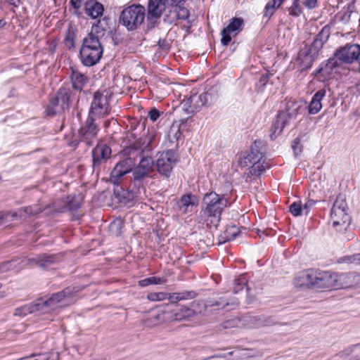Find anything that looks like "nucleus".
<instances>
[{"instance_id":"f257e3e1","label":"nucleus","mask_w":360,"mask_h":360,"mask_svg":"<svg viewBox=\"0 0 360 360\" xmlns=\"http://www.w3.org/2000/svg\"><path fill=\"white\" fill-rule=\"evenodd\" d=\"M75 288H68L63 291L53 294L49 300H37L34 304H30L17 308L14 315H28L34 313L49 314L59 308L65 307L75 302Z\"/></svg>"},{"instance_id":"f03ea898","label":"nucleus","mask_w":360,"mask_h":360,"mask_svg":"<svg viewBox=\"0 0 360 360\" xmlns=\"http://www.w3.org/2000/svg\"><path fill=\"white\" fill-rule=\"evenodd\" d=\"M104 32L98 25H93L91 32L83 39L79 57L84 66L91 67L100 61L103 53L101 37Z\"/></svg>"},{"instance_id":"7ed1b4c3","label":"nucleus","mask_w":360,"mask_h":360,"mask_svg":"<svg viewBox=\"0 0 360 360\" xmlns=\"http://www.w3.org/2000/svg\"><path fill=\"white\" fill-rule=\"evenodd\" d=\"M127 139L129 146H127L128 143H126V145L124 146L123 158L116 164L111 172L110 181L114 184H117L119 179L124 175L129 172L135 174L134 170L135 167V138L134 134L131 131L129 134H127Z\"/></svg>"},{"instance_id":"20e7f679","label":"nucleus","mask_w":360,"mask_h":360,"mask_svg":"<svg viewBox=\"0 0 360 360\" xmlns=\"http://www.w3.org/2000/svg\"><path fill=\"white\" fill-rule=\"evenodd\" d=\"M229 200L224 195H219L215 192L207 193L202 200V207L205 214L213 217L211 223L217 226L221 219L223 210L228 206Z\"/></svg>"},{"instance_id":"39448f33","label":"nucleus","mask_w":360,"mask_h":360,"mask_svg":"<svg viewBox=\"0 0 360 360\" xmlns=\"http://www.w3.org/2000/svg\"><path fill=\"white\" fill-rule=\"evenodd\" d=\"M348 207L343 195H339L331 209L330 220L333 226L340 232L345 231L351 223V217L347 212Z\"/></svg>"},{"instance_id":"423d86ee","label":"nucleus","mask_w":360,"mask_h":360,"mask_svg":"<svg viewBox=\"0 0 360 360\" xmlns=\"http://www.w3.org/2000/svg\"><path fill=\"white\" fill-rule=\"evenodd\" d=\"M360 60V45L346 44L338 49L335 53V58H330L328 65L333 68L340 65L341 63H352Z\"/></svg>"},{"instance_id":"0eeeda50","label":"nucleus","mask_w":360,"mask_h":360,"mask_svg":"<svg viewBox=\"0 0 360 360\" xmlns=\"http://www.w3.org/2000/svg\"><path fill=\"white\" fill-rule=\"evenodd\" d=\"M148 120L143 117L141 122L143 130L136 138V158L138 156L151 155L153 149V142L155 139V133L149 129H146Z\"/></svg>"},{"instance_id":"6e6552de","label":"nucleus","mask_w":360,"mask_h":360,"mask_svg":"<svg viewBox=\"0 0 360 360\" xmlns=\"http://www.w3.org/2000/svg\"><path fill=\"white\" fill-rule=\"evenodd\" d=\"M347 277V274H337L328 271L316 272L315 288L338 289L345 288L342 283Z\"/></svg>"},{"instance_id":"1a4fd4ad","label":"nucleus","mask_w":360,"mask_h":360,"mask_svg":"<svg viewBox=\"0 0 360 360\" xmlns=\"http://www.w3.org/2000/svg\"><path fill=\"white\" fill-rule=\"evenodd\" d=\"M110 94L107 91H96L91 104L89 116H102L110 111L109 97Z\"/></svg>"},{"instance_id":"9d476101","label":"nucleus","mask_w":360,"mask_h":360,"mask_svg":"<svg viewBox=\"0 0 360 360\" xmlns=\"http://www.w3.org/2000/svg\"><path fill=\"white\" fill-rule=\"evenodd\" d=\"M52 256H39L37 258H30L27 260L22 261L24 263L21 266H18L16 264V260L6 261L0 264V273H5L11 270H19L27 264L39 265L41 267H45L48 264L53 262Z\"/></svg>"},{"instance_id":"9b49d317","label":"nucleus","mask_w":360,"mask_h":360,"mask_svg":"<svg viewBox=\"0 0 360 360\" xmlns=\"http://www.w3.org/2000/svg\"><path fill=\"white\" fill-rule=\"evenodd\" d=\"M323 44L324 41L319 34L316 37L309 49L300 53L299 59L302 70H307L311 67L318 51L323 47Z\"/></svg>"},{"instance_id":"f8f14e48","label":"nucleus","mask_w":360,"mask_h":360,"mask_svg":"<svg viewBox=\"0 0 360 360\" xmlns=\"http://www.w3.org/2000/svg\"><path fill=\"white\" fill-rule=\"evenodd\" d=\"M70 96L64 89H60L56 96L50 101L47 107L49 115H54L64 111L68 108Z\"/></svg>"},{"instance_id":"ddd939ff","label":"nucleus","mask_w":360,"mask_h":360,"mask_svg":"<svg viewBox=\"0 0 360 360\" xmlns=\"http://www.w3.org/2000/svg\"><path fill=\"white\" fill-rule=\"evenodd\" d=\"M243 25L244 22L241 18H231L229 24L221 30V42L222 45L227 46L231 41L232 37H235L242 31Z\"/></svg>"},{"instance_id":"4468645a","label":"nucleus","mask_w":360,"mask_h":360,"mask_svg":"<svg viewBox=\"0 0 360 360\" xmlns=\"http://www.w3.org/2000/svg\"><path fill=\"white\" fill-rule=\"evenodd\" d=\"M176 161V155L174 151L167 150L162 153L156 162L158 172L166 177L169 176Z\"/></svg>"},{"instance_id":"2eb2a0df","label":"nucleus","mask_w":360,"mask_h":360,"mask_svg":"<svg viewBox=\"0 0 360 360\" xmlns=\"http://www.w3.org/2000/svg\"><path fill=\"white\" fill-rule=\"evenodd\" d=\"M94 117L89 115L85 124L79 131V141L88 146L92 145L96 140L98 131V127L94 123Z\"/></svg>"},{"instance_id":"dca6fc26","label":"nucleus","mask_w":360,"mask_h":360,"mask_svg":"<svg viewBox=\"0 0 360 360\" xmlns=\"http://www.w3.org/2000/svg\"><path fill=\"white\" fill-rule=\"evenodd\" d=\"M168 0H149L148 5L147 19L150 28L154 27L155 20L162 15L166 9V2Z\"/></svg>"},{"instance_id":"f3484780","label":"nucleus","mask_w":360,"mask_h":360,"mask_svg":"<svg viewBox=\"0 0 360 360\" xmlns=\"http://www.w3.org/2000/svg\"><path fill=\"white\" fill-rule=\"evenodd\" d=\"M238 301L236 300L228 302L223 298H220L217 301H208L206 303L201 302V304L205 307L207 313H213L217 311L223 310L224 313L229 312L234 309L238 306Z\"/></svg>"},{"instance_id":"a211bd4d","label":"nucleus","mask_w":360,"mask_h":360,"mask_svg":"<svg viewBox=\"0 0 360 360\" xmlns=\"http://www.w3.org/2000/svg\"><path fill=\"white\" fill-rule=\"evenodd\" d=\"M195 295L196 293L193 291L173 293L169 295L165 292H153L148 295V298L151 301L164 300L167 298L169 302L175 303L181 300L194 298Z\"/></svg>"},{"instance_id":"6ab92c4d","label":"nucleus","mask_w":360,"mask_h":360,"mask_svg":"<svg viewBox=\"0 0 360 360\" xmlns=\"http://www.w3.org/2000/svg\"><path fill=\"white\" fill-rule=\"evenodd\" d=\"M111 153V148L106 144H98L92 150L93 167L96 168L105 162L110 158Z\"/></svg>"},{"instance_id":"aec40b11","label":"nucleus","mask_w":360,"mask_h":360,"mask_svg":"<svg viewBox=\"0 0 360 360\" xmlns=\"http://www.w3.org/2000/svg\"><path fill=\"white\" fill-rule=\"evenodd\" d=\"M316 271L309 269L297 274L294 285L297 288H315Z\"/></svg>"},{"instance_id":"412c9836","label":"nucleus","mask_w":360,"mask_h":360,"mask_svg":"<svg viewBox=\"0 0 360 360\" xmlns=\"http://www.w3.org/2000/svg\"><path fill=\"white\" fill-rule=\"evenodd\" d=\"M263 159L262 153L259 150L257 143L255 142L250 147V152L246 155H240L238 159V165L242 167H248L250 164H254Z\"/></svg>"},{"instance_id":"4be33fe9","label":"nucleus","mask_w":360,"mask_h":360,"mask_svg":"<svg viewBox=\"0 0 360 360\" xmlns=\"http://www.w3.org/2000/svg\"><path fill=\"white\" fill-rule=\"evenodd\" d=\"M139 157L140 158V161L139 165H136V180L149 175L154 167V161L151 155Z\"/></svg>"},{"instance_id":"5701e85b","label":"nucleus","mask_w":360,"mask_h":360,"mask_svg":"<svg viewBox=\"0 0 360 360\" xmlns=\"http://www.w3.org/2000/svg\"><path fill=\"white\" fill-rule=\"evenodd\" d=\"M120 23L128 30H133L135 27V4L126 7L120 15Z\"/></svg>"},{"instance_id":"b1692460","label":"nucleus","mask_w":360,"mask_h":360,"mask_svg":"<svg viewBox=\"0 0 360 360\" xmlns=\"http://www.w3.org/2000/svg\"><path fill=\"white\" fill-rule=\"evenodd\" d=\"M84 6L85 14L92 19L99 18L103 14V6L96 0H87Z\"/></svg>"},{"instance_id":"393cba45","label":"nucleus","mask_w":360,"mask_h":360,"mask_svg":"<svg viewBox=\"0 0 360 360\" xmlns=\"http://www.w3.org/2000/svg\"><path fill=\"white\" fill-rule=\"evenodd\" d=\"M294 115V112L291 113L288 111L280 112L274 123V131L271 134V136L276 134H279L283 131V129L285 127V126L288 124V120H290Z\"/></svg>"},{"instance_id":"a878e982","label":"nucleus","mask_w":360,"mask_h":360,"mask_svg":"<svg viewBox=\"0 0 360 360\" xmlns=\"http://www.w3.org/2000/svg\"><path fill=\"white\" fill-rule=\"evenodd\" d=\"M70 78L72 87L77 90H82L89 81L86 75L76 69H72Z\"/></svg>"},{"instance_id":"bb28decb","label":"nucleus","mask_w":360,"mask_h":360,"mask_svg":"<svg viewBox=\"0 0 360 360\" xmlns=\"http://www.w3.org/2000/svg\"><path fill=\"white\" fill-rule=\"evenodd\" d=\"M326 91L325 89L319 90L313 96L309 105V112L314 115L318 113L322 108L321 101L325 97Z\"/></svg>"},{"instance_id":"cd10ccee","label":"nucleus","mask_w":360,"mask_h":360,"mask_svg":"<svg viewBox=\"0 0 360 360\" xmlns=\"http://www.w3.org/2000/svg\"><path fill=\"white\" fill-rule=\"evenodd\" d=\"M189 16V11L184 7L175 6L169 11V14L166 15L165 21L172 23L176 19L186 20Z\"/></svg>"},{"instance_id":"c85d7f7f","label":"nucleus","mask_w":360,"mask_h":360,"mask_svg":"<svg viewBox=\"0 0 360 360\" xmlns=\"http://www.w3.org/2000/svg\"><path fill=\"white\" fill-rule=\"evenodd\" d=\"M181 104L183 110L188 114L193 113L202 106V103L200 101H193L192 100L191 101V96L186 100H184Z\"/></svg>"},{"instance_id":"c756f323","label":"nucleus","mask_w":360,"mask_h":360,"mask_svg":"<svg viewBox=\"0 0 360 360\" xmlns=\"http://www.w3.org/2000/svg\"><path fill=\"white\" fill-rule=\"evenodd\" d=\"M181 132L180 129V124L178 123H173L167 133V139L170 143H174L181 139Z\"/></svg>"},{"instance_id":"7c9ffc66","label":"nucleus","mask_w":360,"mask_h":360,"mask_svg":"<svg viewBox=\"0 0 360 360\" xmlns=\"http://www.w3.org/2000/svg\"><path fill=\"white\" fill-rule=\"evenodd\" d=\"M41 212V210L39 209H33L31 207H26L25 208L19 209L16 212L11 213L10 216L12 218H16V217L24 218L28 215H34Z\"/></svg>"},{"instance_id":"2f4dec72","label":"nucleus","mask_w":360,"mask_h":360,"mask_svg":"<svg viewBox=\"0 0 360 360\" xmlns=\"http://www.w3.org/2000/svg\"><path fill=\"white\" fill-rule=\"evenodd\" d=\"M180 203L182 207H185L184 212H186L189 207H194L198 205L196 197L191 194L184 195L180 200Z\"/></svg>"},{"instance_id":"473e14b6","label":"nucleus","mask_w":360,"mask_h":360,"mask_svg":"<svg viewBox=\"0 0 360 360\" xmlns=\"http://www.w3.org/2000/svg\"><path fill=\"white\" fill-rule=\"evenodd\" d=\"M243 287H245V290L248 293L250 288L248 285L247 279L244 276H241L240 278L234 281L233 292L235 294L238 293L240 291L243 290Z\"/></svg>"},{"instance_id":"72a5a7b5","label":"nucleus","mask_w":360,"mask_h":360,"mask_svg":"<svg viewBox=\"0 0 360 360\" xmlns=\"http://www.w3.org/2000/svg\"><path fill=\"white\" fill-rule=\"evenodd\" d=\"M82 199L80 195L68 198L65 208L70 210H76L79 209L82 205Z\"/></svg>"},{"instance_id":"f704fd0d","label":"nucleus","mask_w":360,"mask_h":360,"mask_svg":"<svg viewBox=\"0 0 360 360\" xmlns=\"http://www.w3.org/2000/svg\"><path fill=\"white\" fill-rule=\"evenodd\" d=\"M284 0H272V1H269L265 6V12L264 16L269 18H270L274 13L275 8L279 7Z\"/></svg>"},{"instance_id":"c9c22d12","label":"nucleus","mask_w":360,"mask_h":360,"mask_svg":"<svg viewBox=\"0 0 360 360\" xmlns=\"http://www.w3.org/2000/svg\"><path fill=\"white\" fill-rule=\"evenodd\" d=\"M239 233V229L236 226H229L224 232L225 236L223 241L219 240V243L235 239Z\"/></svg>"},{"instance_id":"e433bc0d","label":"nucleus","mask_w":360,"mask_h":360,"mask_svg":"<svg viewBox=\"0 0 360 360\" xmlns=\"http://www.w3.org/2000/svg\"><path fill=\"white\" fill-rule=\"evenodd\" d=\"M264 160H262L254 163L250 169V174L254 176H259L269 167L268 165H264Z\"/></svg>"},{"instance_id":"4c0bfd02","label":"nucleus","mask_w":360,"mask_h":360,"mask_svg":"<svg viewBox=\"0 0 360 360\" xmlns=\"http://www.w3.org/2000/svg\"><path fill=\"white\" fill-rule=\"evenodd\" d=\"M75 29L72 26L69 27L65 37V44L68 49L75 46Z\"/></svg>"},{"instance_id":"58836bf2","label":"nucleus","mask_w":360,"mask_h":360,"mask_svg":"<svg viewBox=\"0 0 360 360\" xmlns=\"http://www.w3.org/2000/svg\"><path fill=\"white\" fill-rule=\"evenodd\" d=\"M165 281H166V279H165L164 278L152 276V277H149V278H145L143 280L139 281V284L142 287H145V286H148L150 284H162V283H165Z\"/></svg>"},{"instance_id":"ea45409f","label":"nucleus","mask_w":360,"mask_h":360,"mask_svg":"<svg viewBox=\"0 0 360 360\" xmlns=\"http://www.w3.org/2000/svg\"><path fill=\"white\" fill-rule=\"evenodd\" d=\"M164 316H147L143 321L146 327H153L164 321Z\"/></svg>"},{"instance_id":"a19ab883","label":"nucleus","mask_w":360,"mask_h":360,"mask_svg":"<svg viewBox=\"0 0 360 360\" xmlns=\"http://www.w3.org/2000/svg\"><path fill=\"white\" fill-rule=\"evenodd\" d=\"M122 221L120 219L114 220L109 225V231L114 236H119L121 233Z\"/></svg>"},{"instance_id":"79ce46f5","label":"nucleus","mask_w":360,"mask_h":360,"mask_svg":"<svg viewBox=\"0 0 360 360\" xmlns=\"http://www.w3.org/2000/svg\"><path fill=\"white\" fill-rule=\"evenodd\" d=\"M160 115V111L155 108H153L148 112L147 115H146V113H144V115L141 114V120L139 124H141V122L143 120V117H147V116H148L153 122H155L158 119Z\"/></svg>"},{"instance_id":"37998d69","label":"nucleus","mask_w":360,"mask_h":360,"mask_svg":"<svg viewBox=\"0 0 360 360\" xmlns=\"http://www.w3.org/2000/svg\"><path fill=\"white\" fill-rule=\"evenodd\" d=\"M289 210L295 217L300 216L302 212H304L302 205L300 202H295L291 204L289 207Z\"/></svg>"},{"instance_id":"c03bdc74","label":"nucleus","mask_w":360,"mask_h":360,"mask_svg":"<svg viewBox=\"0 0 360 360\" xmlns=\"http://www.w3.org/2000/svg\"><path fill=\"white\" fill-rule=\"evenodd\" d=\"M342 260L343 262L347 264H354L355 265H359L360 264V253L345 257L342 259Z\"/></svg>"},{"instance_id":"a18cd8bd","label":"nucleus","mask_w":360,"mask_h":360,"mask_svg":"<svg viewBox=\"0 0 360 360\" xmlns=\"http://www.w3.org/2000/svg\"><path fill=\"white\" fill-rule=\"evenodd\" d=\"M210 97V94L207 93H204L200 95L193 94L191 96V101H200V102L202 103V106L207 105L208 103V98Z\"/></svg>"},{"instance_id":"49530a36","label":"nucleus","mask_w":360,"mask_h":360,"mask_svg":"<svg viewBox=\"0 0 360 360\" xmlns=\"http://www.w3.org/2000/svg\"><path fill=\"white\" fill-rule=\"evenodd\" d=\"M289 11L290 15L294 16H298L301 13V8L298 4V1H294Z\"/></svg>"},{"instance_id":"de8ad7c7","label":"nucleus","mask_w":360,"mask_h":360,"mask_svg":"<svg viewBox=\"0 0 360 360\" xmlns=\"http://www.w3.org/2000/svg\"><path fill=\"white\" fill-rule=\"evenodd\" d=\"M144 7L136 4V24L141 23L144 19Z\"/></svg>"},{"instance_id":"09e8293b","label":"nucleus","mask_w":360,"mask_h":360,"mask_svg":"<svg viewBox=\"0 0 360 360\" xmlns=\"http://www.w3.org/2000/svg\"><path fill=\"white\" fill-rule=\"evenodd\" d=\"M300 139L296 138L293 141V143L292 145V148L295 155H299L302 151L301 146H300Z\"/></svg>"},{"instance_id":"8fccbe9b","label":"nucleus","mask_w":360,"mask_h":360,"mask_svg":"<svg viewBox=\"0 0 360 360\" xmlns=\"http://www.w3.org/2000/svg\"><path fill=\"white\" fill-rule=\"evenodd\" d=\"M158 45L160 49L164 50H168L170 47L169 43L165 39H160L158 41Z\"/></svg>"},{"instance_id":"3c124183","label":"nucleus","mask_w":360,"mask_h":360,"mask_svg":"<svg viewBox=\"0 0 360 360\" xmlns=\"http://www.w3.org/2000/svg\"><path fill=\"white\" fill-rule=\"evenodd\" d=\"M304 4L307 8L313 9L317 6V0H307Z\"/></svg>"},{"instance_id":"603ef678","label":"nucleus","mask_w":360,"mask_h":360,"mask_svg":"<svg viewBox=\"0 0 360 360\" xmlns=\"http://www.w3.org/2000/svg\"><path fill=\"white\" fill-rule=\"evenodd\" d=\"M314 200H308L304 205L302 207L305 214H307L309 209L315 204Z\"/></svg>"},{"instance_id":"864d4df0","label":"nucleus","mask_w":360,"mask_h":360,"mask_svg":"<svg viewBox=\"0 0 360 360\" xmlns=\"http://www.w3.org/2000/svg\"><path fill=\"white\" fill-rule=\"evenodd\" d=\"M10 212H0V226L2 225L10 217Z\"/></svg>"},{"instance_id":"5fc2aeb1","label":"nucleus","mask_w":360,"mask_h":360,"mask_svg":"<svg viewBox=\"0 0 360 360\" xmlns=\"http://www.w3.org/2000/svg\"><path fill=\"white\" fill-rule=\"evenodd\" d=\"M84 1L85 0H70V2L75 8L79 9L81 8Z\"/></svg>"},{"instance_id":"6e6d98bb","label":"nucleus","mask_w":360,"mask_h":360,"mask_svg":"<svg viewBox=\"0 0 360 360\" xmlns=\"http://www.w3.org/2000/svg\"><path fill=\"white\" fill-rule=\"evenodd\" d=\"M199 304H200V303H195V302H193V303L192 304V307H193V309H188H188H186V311H192V312H193V313H194V314H198V313H199V314H200V313H202V311H195V307H196L197 305H199Z\"/></svg>"},{"instance_id":"4d7b16f0","label":"nucleus","mask_w":360,"mask_h":360,"mask_svg":"<svg viewBox=\"0 0 360 360\" xmlns=\"http://www.w3.org/2000/svg\"><path fill=\"white\" fill-rule=\"evenodd\" d=\"M6 1L14 7H18L20 3V0H6Z\"/></svg>"},{"instance_id":"13d9d810","label":"nucleus","mask_w":360,"mask_h":360,"mask_svg":"<svg viewBox=\"0 0 360 360\" xmlns=\"http://www.w3.org/2000/svg\"><path fill=\"white\" fill-rule=\"evenodd\" d=\"M353 348V351L356 353V356L360 358V344L354 345Z\"/></svg>"},{"instance_id":"bf43d9fd","label":"nucleus","mask_w":360,"mask_h":360,"mask_svg":"<svg viewBox=\"0 0 360 360\" xmlns=\"http://www.w3.org/2000/svg\"><path fill=\"white\" fill-rule=\"evenodd\" d=\"M35 356H37V359L39 360H49V356L44 354H38V355H36Z\"/></svg>"},{"instance_id":"052dcab7","label":"nucleus","mask_w":360,"mask_h":360,"mask_svg":"<svg viewBox=\"0 0 360 360\" xmlns=\"http://www.w3.org/2000/svg\"><path fill=\"white\" fill-rule=\"evenodd\" d=\"M36 356V354H32L30 356H27V357H25V358H22V359H19L18 360H32V357H34Z\"/></svg>"},{"instance_id":"680f3d73","label":"nucleus","mask_w":360,"mask_h":360,"mask_svg":"<svg viewBox=\"0 0 360 360\" xmlns=\"http://www.w3.org/2000/svg\"><path fill=\"white\" fill-rule=\"evenodd\" d=\"M5 25H6V22L3 20L0 19V27H4Z\"/></svg>"},{"instance_id":"e2e57ef3","label":"nucleus","mask_w":360,"mask_h":360,"mask_svg":"<svg viewBox=\"0 0 360 360\" xmlns=\"http://www.w3.org/2000/svg\"><path fill=\"white\" fill-rule=\"evenodd\" d=\"M138 67L139 68V71H140V72H144V71H143V68H142V67H140L139 65H138Z\"/></svg>"},{"instance_id":"0e129e2a","label":"nucleus","mask_w":360,"mask_h":360,"mask_svg":"<svg viewBox=\"0 0 360 360\" xmlns=\"http://www.w3.org/2000/svg\"><path fill=\"white\" fill-rule=\"evenodd\" d=\"M268 77V75L262 76V80L265 81V79Z\"/></svg>"},{"instance_id":"69168bd1","label":"nucleus","mask_w":360,"mask_h":360,"mask_svg":"<svg viewBox=\"0 0 360 360\" xmlns=\"http://www.w3.org/2000/svg\"><path fill=\"white\" fill-rule=\"evenodd\" d=\"M136 108H139V111H140L141 109H142V108L141 106H139L137 103L136 104Z\"/></svg>"},{"instance_id":"338daca9","label":"nucleus","mask_w":360,"mask_h":360,"mask_svg":"<svg viewBox=\"0 0 360 360\" xmlns=\"http://www.w3.org/2000/svg\"><path fill=\"white\" fill-rule=\"evenodd\" d=\"M322 70V69H319L317 70V72H320Z\"/></svg>"},{"instance_id":"774afa93","label":"nucleus","mask_w":360,"mask_h":360,"mask_svg":"<svg viewBox=\"0 0 360 360\" xmlns=\"http://www.w3.org/2000/svg\"><path fill=\"white\" fill-rule=\"evenodd\" d=\"M32 360H39V359H38L37 358H36V359H32Z\"/></svg>"}]
</instances>
